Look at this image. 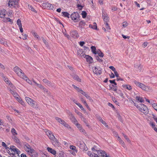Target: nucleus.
<instances>
[{"label":"nucleus","mask_w":157,"mask_h":157,"mask_svg":"<svg viewBox=\"0 0 157 157\" xmlns=\"http://www.w3.org/2000/svg\"><path fill=\"white\" fill-rule=\"evenodd\" d=\"M46 133L50 139L51 140L52 144L55 146H58L59 145L58 141L53 135L52 132L51 131H47L46 132Z\"/></svg>","instance_id":"1"},{"label":"nucleus","mask_w":157,"mask_h":157,"mask_svg":"<svg viewBox=\"0 0 157 157\" xmlns=\"http://www.w3.org/2000/svg\"><path fill=\"white\" fill-rule=\"evenodd\" d=\"M13 71L17 74L21 78L25 79L27 78V77L25 75L23 72L22 70L18 67L16 66L13 68Z\"/></svg>","instance_id":"2"},{"label":"nucleus","mask_w":157,"mask_h":157,"mask_svg":"<svg viewBox=\"0 0 157 157\" xmlns=\"http://www.w3.org/2000/svg\"><path fill=\"white\" fill-rule=\"evenodd\" d=\"M24 147L25 148V151L29 152L30 155L33 156L36 153L35 151L32 148V147L28 144H26L24 145Z\"/></svg>","instance_id":"3"},{"label":"nucleus","mask_w":157,"mask_h":157,"mask_svg":"<svg viewBox=\"0 0 157 157\" xmlns=\"http://www.w3.org/2000/svg\"><path fill=\"white\" fill-rule=\"evenodd\" d=\"M137 107L141 112L146 115L148 113L147 108L144 104H140V106L137 105Z\"/></svg>","instance_id":"4"},{"label":"nucleus","mask_w":157,"mask_h":157,"mask_svg":"<svg viewBox=\"0 0 157 157\" xmlns=\"http://www.w3.org/2000/svg\"><path fill=\"white\" fill-rule=\"evenodd\" d=\"M71 18L74 22H76L80 21L79 15L77 12H74L71 15Z\"/></svg>","instance_id":"5"},{"label":"nucleus","mask_w":157,"mask_h":157,"mask_svg":"<svg viewBox=\"0 0 157 157\" xmlns=\"http://www.w3.org/2000/svg\"><path fill=\"white\" fill-rule=\"evenodd\" d=\"M92 150L94 151H97L98 155L102 157H110L107 155L105 152L103 151L96 150L94 147L92 148Z\"/></svg>","instance_id":"6"},{"label":"nucleus","mask_w":157,"mask_h":157,"mask_svg":"<svg viewBox=\"0 0 157 157\" xmlns=\"http://www.w3.org/2000/svg\"><path fill=\"white\" fill-rule=\"evenodd\" d=\"M79 56L85 58L87 61L89 63H91L93 62V60L92 57L89 55L84 54V53H82L81 54H80Z\"/></svg>","instance_id":"7"},{"label":"nucleus","mask_w":157,"mask_h":157,"mask_svg":"<svg viewBox=\"0 0 157 157\" xmlns=\"http://www.w3.org/2000/svg\"><path fill=\"white\" fill-rule=\"evenodd\" d=\"M59 123L63 125L67 128L70 129V131H73V129L71 128V127L68 124L64 121L59 118Z\"/></svg>","instance_id":"8"},{"label":"nucleus","mask_w":157,"mask_h":157,"mask_svg":"<svg viewBox=\"0 0 157 157\" xmlns=\"http://www.w3.org/2000/svg\"><path fill=\"white\" fill-rule=\"evenodd\" d=\"M18 4V0H10L8 3L9 6L10 7L12 6L14 7H17Z\"/></svg>","instance_id":"9"},{"label":"nucleus","mask_w":157,"mask_h":157,"mask_svg":"<svg viewBox=\"0 0 157 157\" xmlns=\"http://www.w3.org/2000/svg\"><path fill=\"white\" fill-rule=\"evenodd\" d=\"M70 148L71 150H69V152L73 155H75L78 151L75 146L73 145H70Z\"/></svg>","instance_id":"10"},{"label":"nucleus","mask_w":157,"mask_h":157,"mask_svg":"<svg viewBox=\"0 0 157 157\" xmlns=\"http://www.w3.org/2000/svg\"><path fill=\"white\" fill-rule=\"evenodd\" d=\"M135 84L137 86L141 88L142 90H146L147 88V86H145L143 84L137 82L136 81L135 82Z\"/></svg>","instance_id":"11"},{"label":"nucleus","mask_w":157,"mask_h":157,"mask_svg":"<svg viewBox=\"0 0 157 157\" xmlns=\"http://www.w3.org/2000/svg\"><path fill=\"white\" fill-rule=\"evenodd\" d=\"M70 35L71 36L75 39L79 37L78 33L76 30L71 31L70 33Z\"/></svg>","instance_id":"12"},{"label":"nucleus","mask_w":157,"mask_h":157,"mask_svg":"<svg viewBox=\"0 0 157 157\" xmlns=\"http://www.w3.org/2000/svg\"><path fill=\"white\" fill-rule=\"evenodd\" d=\"M93 72L97 75H100L101 73V69L99 67H94L93 68Z\"/></svg>","instance_id":"13"},{"label":"nucleus","mask_w":157,"mask_h":157,"mask_svg":"<svg viewBox=\"0 0 157 157\" xmlns=\"http://www.w3.org/2000/svg\"><path fill=\"white\" fill-rule=\"evenodd\" d=\"M10 149L16 152L17 154V156L19 157V154L20 153V151L17 148H16L14 146L12 145L10 146Z\"/></svg>","instance_id":"14"},{"label":"nucleus","mask_w":157,"mask_h":157,"mask_svg":"<svg viewBox=\"0 0 157 157\" xmlns=\"http://www.w3.org/2000/svg\"><path fill=\"white\" fill-rule=\"evenodd\" d=\"M70 119L72 123H74V124H75L78 123L76 119L74 116L71 113H70Z\"/></svg>","instance_id":"15"},{"label":"nucleus","mask_w":157,"mask_h":157,"mask_svg":"<svg viewBox=\"0 0 157 157\" xmlns=\"http://www.w3.org/2000/svg\"><path fill=\"white\" fill-rule=\"evenodd\" d=\"M45 5V6L46 8H48L49 9H51L54 10L55 9V8L54 7V6L52 5L49 3H48L46 2L45 3H44Z\"/></svg>","instance_id":"16"},{"label":"nucleus","mask_w":157,"mask_h":157,"mask_svg":"<svg viewBox=\"0 0 157 157\" xmlns=\"http://www.w3.org/2000/svg\"><path fill=\"white\" fill-rule=\"evenodd\" d=\"M81 91L82 92L81 94L84 95L87 99L90 101V102H92L93 101V100L91 97L90 96H89L87 93L83 91Z\"/></svg>","instance_id":"17"},{"label":"nucleus","mask_w":157,"mask_h":157,"mask_svg":"<svg viewBox=\"0 0 157 157\" xmlns=\"http://www.w3.org/2000/svg\"><path fill=\"white\" fill-rule=\"evenodd\" d=\"M6 11L5 10H0V17L4 18L6 14Z\"/></svg>","instance_id":"18"},{"label":"nucleus","mask_w":157,"mask_h":157,"mask_svg":"<svg viewBox=\"0 0 157 157\" xmlns=\"http://www.w3.org/2000/svg\"><path fill=\"white\" fill-rule=\"evenodd\" d=\"M75 125L77 126L78 129L81 132H84L85 130L82 128L81 125L80 124L78 123H76Z\"/></svg>","instance_id":"19"},{"label":"nucleus","mask_w":157,"mask_h":157,"mask_svg":"<svg viewBox=\"0 0 157 157\" xmlns=\"http://www.w3.org/2000/svg\"><path fill=\"white\" fill-rule=\"evenodd\" d=\"M47 149L48 152L53 155H55L56 153V151L50 147H48Z\"/></svg>","instance_id":"20"},{"label":"nucleus","mask_w":157,"mask_h":157,"mask_svg":"<svg viewBox=\"0 0 157 157\" xmlns=\"http://www.w3.org/2000/svg\"><path fill=\"white\" fill-rule=\"evenodd\" d=\"M122 87L124 89H126L128 90L132 89V87L129 85H123Z\"/></svg>","instance_id":"21"},{"label":"nucleus","mask_w":157,"mask_h":157,"mask_svg":"<svg viewBox=\"0 0 157 157\" xmlns=\"http://www.w3.org/2000/svg\"><path fill=\"white\" fill-rule=\"evenodd\" d=\"M43 82L45 83L46 85H48L49 86H52V84L50 82L48 81L47 80L45 79H44L43 80Z\"/></svg>","instance_id":"22"},{"label":"nucleus","mask_w":157,"mask_h":157,"mask_svg":"<svg viewBox=\"0 0 157 157\" xmlns=\"http://www.w3.org/2000/svg\"><path fill=\"white\" fill-rule=\"evenodd\" d=\"M25 99L26 101L29 104L31 102H35V101L33 99L30 98L29 97H26L25 98Z\"/></svg>","instance_id":"23"},{"label":"nucleus","mask_w":157,"mask_h":157,"mask_svg":"<svg viewBox=\"0 0 157 157\" xmlns=\"http://www.w3.org/2000/svg\"><path fill=\"white\" fill-rule=\"evenodd\" d=\"M14 141L18 144H20L21 142L19 139L16 136H14L13 138Z\"/></svg>","instance_id":"24"},{"label":"nucleus","mask_w":157,"mask_h":157,"mask_svg":"<svg viewBox=\"0 0 157 157\" xmlns=\"http://www.w3.org/2000/svg\"><path fill=\"white\" fill-rule=\"evenodd\" d=\"M94 25H92L90 24L89 27L93 29H97V25L96 23L94 22Z\"/></svg>","instance_id":"25"},{"label":"nucleus","mask_w":157,"mask_h":157,"mask_svg":"<svg viewBox=\"0 0 157 157\" xmlns=\"http://www.w3.org/2000/svg\"><path fill=\"white\" fill-rule=\"evenodd\" d=\"M72 86L78 92L81 93L82 92L81 91H83V90L81 89H80L79 88L75 86L74 85H72Z\"/></svg>","instance_id":"26"},{"label":"nucleus","mask_w":157,"mask_h":157,"mask_svg":"<svg viewBox=\"0 0 157 157\" xmlns=\"http://www.w3.org/2000/svg\"><path fill=\"white\" fill-rule=\"evenodd\" d=\"M59 151V157H67L66 154L63 151Z\"/></svg>","instance_id":"27"},{"label":"nucleus","mask_w":157,"mask_h":157,"mask_svg":"<svg viewBox=\"0 0 157 157\" xmlns=\"http://www.w3.org/2000/svg\"><path fill=\"white\" fill-rule=\"evenodd\" d=\"M136 99L138 101H139L140 102H144V100L142 98L140 97V96H136Z\"/></svg>","instance_id":"28"},{"label":"nucleus","mask_w":157,"mask_h":157,"mask_svg":"<svg viewBox=\"0 0 157 157\" xmlns=\"http://www.w3.org/2000/svg\"><path fill=\"white\" fill-rule=\"evenodd\" d=\"M91 51L93 53L96 54L97 51H96V48L94 46H92L91 47Z\"/></svg>","instance_id":"29"},{"label":"nucleus","mask_w":157,"mask_h":157,"mask_svg":"<svg viewBox=\"0 0 157 157\" xmlns=\"http://www.w3.org/2000/svg\"><path fill=\"white\" fill-rule=\"evenodd\" d=\"M85 25V23L83 21H80L79 23V26L81 28H83Z\"/></svg>","instance_id":"30"},{"label":"nucleus","mask_w":157,"mask_h":157,"mask_svg":"<svg viewBox=\"0 0 157 157\" xmlns=\"http://www.w3.org/2000/svg\"><path fill=\"white\" fill-rule=\"evenodd\" d=\"M62 16L65 17L69 18V14L66 12H62Z\"/></svg>","instance_id":"31"},{"label":"nucleus","mask_w":157,"mask_h":157,"mask_svg":"<svg viewBox=\"0 0 157 157\" xmlns=\"http://www.w3.org/2000/svg\"><path fill=\"white\" fill-rule=\"evenodd\" d=\"M96 54H98L100 57H103L104 56L103 53L100 50L97 51Z\"/></svg>","instance_id":"32"},{"label":"nucleus","mask_w":157,"mask_h":157,"mask_svg":"<svg viewBox=\"0 0 157 157\" xmlns=\"http://www.w3.org/2000/svg\"><path fill=\"white\" fill-rule=\"evenodd\" d=\"M4 80L5 82H7V84L9 83L10 86L11 87H13V86L12 84L11 83V84L9 83V81H8V79L7 78H5V77H4Z\"/></svg>","instance_id":"33"},{"label":"nucleus","mask_w":157,"mask_h":157,"mask_svg":"<svg viewBox=\"0 0 157 157\" xmlns=\"http://www.w3.org/2000/svg\"><path fill=\"white\" fill-rule=\"evenodd\" d=\"M66 30L65 29H62V32L65 36L67 37V38H69V36L65 33Z\"/></svg>","instance_id":"34"},{"label":"nucleus","mask_w":157,"mask_h":157,"mask_svg":"<svg viewBox=\"0 0 157 157\" xmlns=\"http://www.w3.org/2000/svg\"><path fill=\"white\" fill-rule=\"evenodd\" d=\"M117 93L122 98H124L123 94L121 91H120V90H117Z\"/></svg>","instance_id":"35"},{"label":"nucleus","mask_w":157,"mask_h":157,"mask_svg":"<svg viewBox=\"0 0 157 157\" xmlns=\"http://www.w3.org/2000/svg\"><path fill=\"white\" fill-rule=\"evenodd\" d=\"M105 27L107 31H109L110 29V28L107 23H105Z\"/></svg>","instance_id":"36"},{"label":"nucleus","mask_w":157,"mask_h":157,"mask_svg":"<svg viewBox=\"0 0 157 157\" xmlns=\"http://www.w3.org/2000/svg\"><path fill=\"white\" fill-rule=\"evenodd\" d=\"M28 7L29 9L31 10L32 11L34 12H36V10L32 6L28 5Z\"/></svg>","instance_id":"37"},{"label":"nucleus","mask_w":157,"mask_h":157,"mask_svg":"<svg viewBox=\"0 0 157 157\" xmlns=\"http://www.w3.org/2000/svg\"><path fill=\"white\" fill-rule=\"evenodd\" d=\"M41 39H42V40L43 41V42L46 45V46H47V47L48 46V42L45 39H44V38L43 37H41Z\"/></svg>","instance_id":"38"},{"label":"nucleus","mask_w":157,"mask_h":157,"mask_svg":"<svg viewBox=\"0 0 157 157\" xmlns=\"http://www.w3.org/2000/svg\"><path fill=\"white\" fill-rule=\"evenodd\" d=\"M11 132L12 134L14 135H17V133L16 132V131L15 129L14 128H13L11 129Z\"/></svg>","instance_id":"39"},{"label":"nucleus","mask_w":157,"mask_h":157,"mask_svg":"<svg viewBox=\"0 0 157 157\" xmlns=\"http://www.w3.org/2000/svg\"><path fill=\"white\" fill-rule=\"evenodd\" d=\"M17 24L18 25L19 27L22 26L21 21L19 19H18L17 20Z\"/></svg>","instance_id":"40"},{"label":"nucleus","mask_w":157,"mask_h":157,"mask_svg":"<svg viewBox=\"0 0 157 157\" xmlns=\"http://www.w3.org/2000/svg\"><path fill=\"white\" fill-rule=\"evenodd\" d=\"M74 78L78 82H80L81 79L79 78V77L77 75H75L74 76Z\"/></svg>","instance_id":"41"},{"label":"nucleus","mask_w":157,"mask_h":157,"mask_svg":"<svg viewBox=\"0 0 157 157\" xmlns=\"http://www.w3.org/2000/svg\"><path fill=\"white\" fill-rule=\"evenodd\" d=\"M28 104L30 105L32 107H34L35 106V105L36 104V102L35 101V102H31Z\"/></svg>","instance_id":"42"},{"label":"nucleus","mask_w":157,"mask_h":157,"mask_svg":"<svg viewBox=\"0 0 157 157\" xmlns=\"http://www.w3.org/2000/svg\"><path fill=\"white\" fill-rule=\"evenodd\" d=\"M82 102L83 103V104H84V105L86 106L87 108L89 110H90V109L89 107V106L87 104V103H86V101H84Z\"/></svg>","instance_id":"43"},{"label":"nucleus","mask_w":157,"mask_h":157,"mask_svg":"<svg viewBox=\"0 0 157 157\" xmlns=\"http://www.w3.org/2000/svg\"><path fill=\"white\" fill-rule=\"evenodd\" d=\"M82 102L83 103V104H84V105L86 106L87 108L89 110H90V109L89 107V106L87 104V103H86V101H84Z\"/></svg>","instance_id":"44"},{"label":"nucleus","mask_w":157,"mask_h":157,"mask_svg":"<svg viewBox=\"0 0 157 157\" xmlns=\"http://www.w3.org/2000/svg\"><path fill=\"white\" fill-rule=\"evenodd\" d=\"M82 102L83 103V104H84V105L86 106L87 108L89 110H90V109L89 107V106L87 104V103H86V101H84Z\"/></svg>","instance_id":"45"},{"label":"nucleus","mask_w":157,"mask_h":157,"mask_svg":"<svg viewBox=\"0 0 157 157\" xmlns=\"http://www.w3.org/2000/svg\"><path fill=\"white\" fill-rule=\"evenodd\" d=\"M30 85L32 84V82L31 81H30L27 77V78H25V79H24Z\"/></svg>","instance_id":"46"},{"label":"nucleus","mask_w":157,"mask_h":157,"mask_svg":"<svg viewBox=\"0 0 157 157\" xmlns=\"http://www.w3.org/2000/svg\"><path fill=\"white\" fill-rule=\"evenodd\" d=\"M152 106L154 109L156 110H157V104L153 103L152 104Z\"/></svg>","instance_id":"47"},{"label":"nucleus","mask_w":157,"mask_h":157,"mask_svg":"<svg viewBox=\"0 0 157 157\" xmlns=\"http://www.w3.org/2000/svg\"><path fill=\"white\" fill-rule=\"evenodd\" d=\"M108 15L107 14V13L104 11L102 12V17H108Z\"/></svg>","instance_id":"48"},{"label":"nucleus","mask_w":157,"mask_h":157,"mask_svg":"<svg viewBox=\"0 0 157 157\" xmlns=\"http://www.w3.org/2000/svg\"><path fill=\"white\" fill-rule=\"evenodd\" d=\"M82 17L85 18L86 17V13L85 11H82Z\"/></svg>","instance_id":"49"},{"label":"nucleus","mask_w":157,"mask_h":157,"mask_svg":"<svg viewBox=\"0 0 157 157\" xmlns=\"http://www.w3.org/2000/svg\"><path fill=\"white\" fill-rule=\"evenodd\" d=\"M10 93L13 95L14 97H16L17 96V93L14 92L12 90L10 89Z\"/></svg>","instance_id":"50"},{"label":"nucleus","mask_w":157,"mask_h":157,"mask_svg":"<svg viewBox=\"0 0 157 157\" xmlns=\"http://www.w3.org/2000/svg\"><path fill=\"white\" fill-rule=\"evenodd\" d=\"M103 18L105 23H107L109 20L108 16L107 17H103Z\"/></svg>","instance_id":"51"},{"label":"nucleus","mask_w":157,"mask_h":157,"mask_svg":"<svg viewBox=\"0 0 157 157\" xmlns=\"http://www.w3.org/2000/svg\"><path fill=\"white\" fill-rule=\"evenodd\" d=\"M17 98L18 100V101L21 105H24V103L22 100L20 99L18 97H17Z\"/></svg>","instance_id":"52"},{"label":"nucleus","mask_w":157,"mask_h":157,"mask_svg":"<svg viewBox=\"0 0 157 157\" xmlns=\"http://www.w3.org/2000/svg\"><path fill=\"white\" fill-rule=\"evenodd\" d=\"M128 25V23L125 22H124L122 23V26L124 28L126 27Z\"/></svg>","instance_id":"53"},{"label":"nucleus","mask_w":157,"mask_h":157,"mask_svg":"<svg viewBox=\"0 0 157 157\" xmlns=\"http://www.w3.org/2000/svg\"><path fill=\"white\" fill-rule=\"evenodd\" d=\"M148 44V43L147 42H144L142 45L143 47L144 48H145L147 46Z\"/></svg>","instance_id":"54"},{"label":"nucleus","mask_w":157,"mask_h":157,"mask_svg":"<svg viewBox=\"0 0 157 157\" xmlns=\"http://www.w3.org/2000/svg\"><path fill=\"white\" fill-rule=\"evenodd\" d=\"M2 146L3 147H6V149H9L8 147H7V145L6 144L3 142H2Z\"/></svg>","instance_id":"55"},{"label":"nucleus","mask_w":157,"mask_h":157,"mask_svg":"<svg viewBox=\"0 0 157 157\" xmlns=\"http://www.w3.org/2000/svg\"><path fill=\"white\" fill-rule=\"evenodd\" d=\"M32 34L34 36V37L37 38H38L39 36L36 33H35V32H33L32 33Z\"/></svg>","instance_id":"56"},{"label":"nucleus","mask_w":157,"mask_h":157,"mask_svg":"<svg viewBox=\"0 0 157 157\" xmlns=\"http://www.w3.org/2000/svg\"><path fill=\"white\" fill-rule=\"evenodd\" d=\"M150 124L152 128L154 129L155 128V124L154 123L151 122L150 123Z\"/></svg>","instance_id":"57"},{"label":"nucleus","mask_w":157,"mask_h":157,"mask_svg":"<svg viewBox=\"0 0 157 157\" xmlns=\"http://www.w3.org/2000/svg\"><path fill=\"white\" fill-rule=\"evenodd\" d=\"M96 58V59L99 62H103V60L101 59H100L98 56H97Z\"/></svg>","instance_id":"58"},{"label":"nucleus","mask_w":157,"mask_h":157,"mask_svg":"<svg viewBox=\"0 0 157 157\" xmlns=\"http://www.w3.org/2000/svg\"><path fill=\"white\" fill-rule=\"evenodd\" d=\"M109 81L111 83L114 84L115 85H117V83L115 82V80H110Z\"/></svg>","instance_id":"59"},{"label":"nucleus","mask_w":157,"mask_h":157,"mask_svg":"<svg viewBox=\"0 0 157 157\" xmlns=\"http://www.w3.org/2000/svg\"><path fill=\"white\" fill-rule=\"evenodd\" d=\"M26 48L28 52H30L31 53H32V52H33L32 50L29 47L27 46Z\"/></svg>","instance_id":"60"},{"label":"nucleus","mask_w":157,"mask_h":157,"mask_svg":"<svg viewBox=\"0 0 157 157\" xmlns=\"http://www.w3.org/2000/svg\"><path fill=\"white\" fill-rule=\"evenodd\" d=\"M36 86L40 88L41 90L42 89H44V86H42L41 84L37 83L36 85Z\"/></svg>","instance_id":"61"},{"label":"nucleus","mask_w":157,"mask_h":157,"mask_svg":"<svg viewBox=\"0 0 157 157\" xmlns=\"http://www.w3.org/2000/svg\"><path fill=\"white\" fill-rule=\"evenodd\" d=\"M77 105L78 106H79L82 110H83L84 109V108L82 106V105L80 104L79 103H78V104H77Z\"/></svg>","instance_id":"62"},{"label":"nucleus","mask_w":157,"mask_h":157,"mask_svg":"<svg viewBox=\"0 0 157 157\" xmlns=\"http://www.w3.org/2000/svg\"><path fill=\"white\" fill-rule=\"evenodd\" d=\"M109 68L112 70L113 72L115 71L116 70L115 68L113 66H110L109 67Z\"/></svg>","instance_id":"63"},{"label":"nucleus","mask_w":157,"mask_h":157,"mask_svg":"<svg viewBox=\"0 0 157 157\" xmlns=\"http://www.w3.org/2000/svg\"><path fill=\"white\" fill-rule=\"evenodd\" d=\"M97 154H95L94 153H92L91 155V156H90V157H97Z\"/></svg>","instance_id":"64"}]
</instances>
